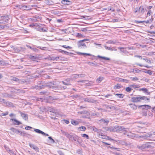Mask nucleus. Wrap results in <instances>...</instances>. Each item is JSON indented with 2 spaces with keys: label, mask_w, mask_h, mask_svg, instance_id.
Masks as SVG:
<instances>
[{
  "label": "nucleus",
  "mask_w": 155,
  "mask_h": 155,
  "mask_svg": "<svg viewBox=\"0 0 155 155\" xmlns=\"http://www.w3.org/2000/svg\"><path fill=\"white\" fill-rule=\"evenodd\" d=\"M62 83L64 85H69L71 84L69 83L66 82L64 81H62Z\"/></svg>",
  "instance_id": "052dcab7"
},
{
  "label": "nucleus",
  "mask_w": 155,
  "mask_h": 155,
  "mask_svg": "<svg viewBox=\"0 0 155 155\" xmlns=\"http://www.w3.org/2000/svg\"><path fill=\"white\" fill-rule=\"evenodd\" d=\"M145 73L150 75H152L153 74V71L150 70H147V72H145Z\"/></svg>",
  "instance_id": "c03bdc74"
},
{
  "label": "nucleus",
  "mask_w": 155,
  "mask_h": 155,
  "mask_svg": "<svg viewBox=\"0 0 155 155\" xmlns=\"http://www.w3.org/2000/svg\"><path fill=\"white\" fill-rule=\"evenodd\" d=\"M15 92L18 93H24V91L23 90L19 89H15Z\"/></svg>",
  "instance_id": "e433bc0d"
},
{
  "label": "nucleus",
  "mask_w": 155,
  "mask_h": 155,
  "mask_svg": "<svg viewBox=\"0 0 155 155\" xmlns=\"http://www.w3.org/2000/svg\"><path fill=\"white\" fill-rule=\"evenodd\" d=\"M79 77L80 78H84V77L86 75L85 74H79Z\"/></svg>",
  "instance_id": "338daca9"
},
{
  "label": "nucleus",
  "mask_w": 155,
  "mask_h": 155,
  "mask_svg": "<svg viewBox=\"0 0 155 155\" xmlns=\"http://www.w3.org/2000/svg\"><path fill=\"white\" fill-rule=\"evenodd\" d=\"M41 25H40V26L37 27L38 28H36V29H37V30L38 31L47 32V31L45 29L43 28H40Z\"/></svg>",
  "instance_id": "4be33fe9"
},
{
  "label": "nucleus",
  "mask_w": 155,
  "mask_h": 155,
  "mask_svg": "<svg viewBox=\"0 0 155 155\" xmlns=\"http://www.w3.org/2000/svg\"><path fill=\"white\" fill-rule=\"evenodd\" d=\"M19 112L21 114V117H22L23 119L25 120H28V116L27 114L24 113L21 111H19Z\"/></svg>",
  "instance_id": "9d476101"
},
{
  "label": "nucleus",
  "mask_w": 155,
  "mask_h": 155,
  "mask_svg": "<svg viewBox=\"0 0 155 155\" xmlns=\"http://www.w3.org/2000/svg\"><path fill=\"white\" fill-rule=\"evenodd\" d=\"M53 91L55 92H58V91L59 90L60 87L58 86H53L51 87Z\"/></svg>",
  "instance_id": "6ab92c4d"
},
{
  "label": "nucleus",
  "mask_w": 155,
  "mask_h": 155,
  "mask_svg": "<svg viewBox=\"0 0 155 155\" xmlns=\"http://www.w3.org/2000/svg\"><path fill=\"white\" fill-rule=\"evenodd\" d=\"M10 130L14 133H17L18 134L20 133V131L19 130L13 127L11 128Z\"/></svg>",
  "instance_id": "393cba45"
},
{
  "label": "nucleus",
  "mask_w": 155,
  "mask_h": 155,
  "mask_svg": "<svg viewBox=\"0 0 155 155\" xmlns=\"http://www.w3.org/2000/svg\"><path fill=\"white\" fill-rule=\"evenodd\" d=\"M40 25H41V24H40L39 23L38 24L37 23H35V24L32 23V24H31L29 25V26L30 27H34V26H36V27H37L40 26Z\"/></svg>",
  "instance_id": "c756f323"
},
{
  "label": "nucleus",
  "mask_w": 155,
  "mask_h": 155,
  "mask_svg": "<svg viewBox=\"0 0 155 155\" xmlns=\"http://www.w3.org/2000/svg\"><path fill=\"white\" fill-rule=\"evenodd\" d=\"M153 143L152 142H146L141 146H137V147L142 150H146L148 148H153V147L151 146V144Z\"/></svg>",
  "instance_id": "f03ea898"
},
{
  "label": "nucleus",
  "mask_w": 155,
  "mask_h": 155,
  "mask_svg": "<svg viewBox=\"0 0 155 155\" xmlns=\"http://www.w3.org/2000/svg\"><path fill=\"white\" fill-rule=\"evenodd\" d=\"M78 129H80V131H84L86 130V128L84 126H81V127H79L78 128Z\"/></svg>",
  "instance_id": "58836bf2"
},
{
  "label": "nucleus",
  "mask_w": 155,
  "mask_h": 155,
  "mask_svg": "<svg viewBox=\"0 0 155 155\" xmlns=\"http://www.w3.org/2000/svg\"><path fill=\"white\" fill-rule=\"evenodd\" d=\"M63 58L61 57L53 58V59L56 61L62 60Z\"/></svg>",
  "instance_id": "79ce46f5"
},
{
  "label": "nucleus",
  "mask_w": 155,
  "mask_h": 155,
  "mask_svg": "<svg viewBox=\"0 0 155 155\" xmlns=\"http://www.w3.org/2000/svg\"><path fill=\"white\" fill-rule=\"evenodd\" d=\"M1 102H3L4 103L5 106L12 107H14V106L13 105L12 103L5 101V100L4 99H2L1 101Z\"/></svg>",
  "instance_id": "0eeeda50"
},
{
  "label": "nucleus",
  "mask_w": 155,
  "mask_h": 155,
  "mask_svg": "<svg viewBox=\"0 0 155 155\" xmlns=\"http://www.w3.org/2000/svg\"><path fill=\"white\" fill-rule=\"evenodd\" d=\"M63 52V54H66L67 55H68L69 54H72L71 53H69L66 51H62Z\"/></svg>",
  "instance_id": "680f3d73"
},
{
  "label": "nucleus",
  "mask_w": 155,
  "mask_h": 155,
  "mask_svg": "<svg viewBox=\"0 0 155 155\" xmlns=\"http://www.w3.org/2000/svg\"><path fill=\"white\" fill-rule=\"evenodd\" d=\"M92 127L93 131H94L96 132L97 133H100L101 132V129H97L94 126Z\"/></svg>",
  "instance_id": "a878e982"
},
{
  "label": "nucleus",
  "mask_w": 155,
  "mask_h": 155,
  "mask_svg": "<svg viewBox=\"0 0 155 155\" xmlns=\"http://www.w3.org/2000/svg\"><path fill=\"white\" fill-rule=\"evenodd\" d=\"M134 71H135V72L136 73H140L141 71V70H140L138 69H136L135 70H134Z\"/></svg>",
  "instance_id": "69168bd1"
},
{
  "label": "nucleus",
  "mask_w": 155,
  "mask_h": 155,
  "mask_svg": "<svg viewBox=\"0 0 155 155\" xmlns=\"http://www.w3.org/2000/svg\"><path fill=\"white\" fill-rule=\"evenodd\" d=\"M87 63L90 66H98V63L95 61L94 62H87Z\"/></svg>",
  "instance_id": "a211bd4d"
},
{
  "label": "nucleus",
  "mask_w": 155,
  "mask_h": 155,
  "mask_svg": "<svg viewBox=\"0 0 155 155\" xmlns=\"http://www.w3.org/2000/svg\"><path fill=\"white\" fill-rule=\"evenodd\" d=\"M139 91H143L144 93H146L148 95H150V92H149L147 89L145 88H142L139 90Z\"/></svg>",
  "instance_id": "412c9836"
},
{
  "label": "nucleus",
  "mask_w": 155,
  "mask_h": 155,
  "mask_svg": "<svg viewBox=\"0 0 155 155\" xmlns=\"http://www.w3.org/2000/svg\"><path fill=\"white\" fill-rule=\"evenodd\" d=\"M151 108V107L149 105H145V109L147 110Z\"/></svg>",
  "instance_id": "13d9d810"
},
{
  "label": "nucleus",
  "mask_w": 155,
  "mask_h": 155,
  "mask_svg": "<svg viewBox=\"0 0 155 155\" xmlns=\"http://www.w3.org/2000/svg\"><path fill=\"white\" fill-rule=\"evenodd\" d=\"M84 101H86L87 102L91 103H97V101H96L94 99L90 98H85L84 99Z\"/></svg>",
  "instance_id": "ddd939ff"
},
{
  "label": "nucleus",
  "mask_w": 155,
  "mask_h": 155,
  "mask_svg": "<svg viewBox=\"0 0 155 155\" xmlns=\"http://www.w3.org/2000/svg\"><path fill=\"white\" fill-rule=\"evenodd\" d=\"M130 107L134 110H136L137 108V106L135 104H129Z\"/></svg>",
  "instance_id": "cd10ccee"
},
{
  "label": "nucleus",
  "mask_w": 155,
  "mask_h": 155,
  "mask_svg": "<svg viewBox=\"0 0 155 155\" xmlns=\"http://www.w3.org/2000/svg\"><path fill=\"white\" fill-rule=\"evenodd\" d=\"M131 101L134 103H137L141 102L142 100L144 101L148 100V101L150 100V98L145 96H138L132 97L131 98Z\"/></svg>",
  "instance_id": "f257e3e1"
},
{
  "label": "nucleus",
  "mask_w": 155,
  "mask_h": 155,
  "mask_svg": "<svg viewBox=\"0 0 155 155\" xmlns=\"http://www.w3.org/2000/svg\"><path fill=\"white\" fill-rule=\"evenodd\" d=\"M62 47L63 48H69V49H71L72 48V47L67 46L66 45H63L62 46Z\"/></svg>",
  "instance_id": "6e6d98bb"
},
{
  "label": "nucleus",
  "mask_w": 155,
  "mask_h": 155,
  "mask_svg": "<svg viewBox=\"0 0 155 155\" xmlns=\"http://www.w3.org/2000/svg\"><path fill=\"white\" fill-rule=\"evenodd\" d=\"M153 18H151L149 20H147V21H145V22H146V23H151L153 21Z\"/></svg>",
  "instance_id": "de8ad7c7"
},
{
  "label": "nucleus",
  "mask_w": 155,
  "mask_h": 155,
  "mask_svg": "<svg viewBox=\"0 0 155 155\" xmlns=\"http://www.w3.org/2000/svg\"><path fill=\"white\" fill-rule=\"evenodd\" d=\"M61 3L64 5H70L72 4L71 1L68 0H62Z\"/></svg>",
  "instance_id": "f8f14e48"
},
{
  "label": "nucleus",
  "mask_w": 155,
  "mask_h": 155,
  "mask_svg": "<svg viewBox=\"0 0 155 155\" xmlns=\"http://www.w3.org/2000/svg\"><path fill=\"white\" fill-rule=\"evenodd\" d=\"M101 106L103 107L106 110L108 109H113L114 108V107L113 106H109V105L106 104H102Z\"/></svg>",
  "instance_id": "1a4fd4ad"
},
{
  "label": "nucleus",
  "mask_w": 155,
  "mask_h": 155,
  "mask_svg": "<svg viewBox=\"0 0 155 155\" xmlns=\"http://www.w3.org/2000/svg\"><path fill=\"white\" fill-rule=\"evenodd\" d=\"M34 131L38 134H44V132H43L41 130L39 129H34Z\"/></svg>",
  "instance_id": "72a5a7b5"
},
{
  "label": "nucleus",
  "mask_w": 155,
  "mask_h": 155,
  "mask_svg": "<svg viewBox=\"0 0 155 155\" xmlns=\"http://www.w3.org/2000/svg\"><path fill=\"white\" fill-rule=\"evenodd\" d=\"M71 123L73 125L76 126L78 125L79 123L78 121L74 120H71Z\"/></svg>",
  "instance_id": "2f4dec72"
},
{
  "label": "nucleus",
  "mask_w": 155,
  "mask_h": 155,
  "mask_svg": "<svg viewBox=\"0 0 155 155\" xmlns=\"http://www.w3.org/2000/svg\"><path fill=\"white\" fill-rule=\"evenodd\" d=\"M54 83L51 82H49L47 83L45 85H42L41 86H37V89H41L45 87H48L49 88H51L53 85H54Z\"/></svg>",
  "instance_id": "20e7f679"
},
{
  "label": "nucleus",
  "mask_w": 155,
  "mask_h": 155,
  "mask_svg": "<svg viewBox=\"0 0 155 155\" xmlns=\"http://www.w3.org/2000/svg\"><path fill=\"white\" fill-rule=\"evenodd\" d=\"M88 41V39H84L80 40L78 42V46L79 48H87V46L84 42Z\"/></svg>",
  "instance_id": "7ed1b4c3"
},
{
  "label": "nucleus",
  "mask_w": 155,
  "mask_h": 155,
  "mask_svg": "<svg viewBox=\"0 0 155 155\" xmlns=\"http://www.w3.org/2000/svg\"><path fill=\"white\" fill-rule=\"evenodd\" d=\"M12 80L14 81H17L19 80L18 78H16L15 77H13L12 79Z\"/></svg>",
  "instance_id": "e2e57ef3"
},
{
  "label": "nucleus",
  "mask_w": 155,
  "mask_h": 155,
  "mask_svg": "<svg viewBox=\"0 0 155 155\" xmlns=\"http://www.w3.org/2000/svg\"><path fill=\"white\" fill-rule=\"evenodd\" d=\"M82 136L86 138L87 139H89V137L88 135L86 134H81Z\"/></svg>",
  "instance_id": "a18cd8bd"
},
{
  "label": "nucleus",
  "mask_w": 155,
  "mask_h": 155,
  "mask_svg": "<svg viewBox=\"0 0 155 155\" xmlns=\"http://www.w3.org/2000/svg\"><path fill=\"white\" fill-rule=\"evenodd\" d=\"M2 20L3 21V23H5L8 21L9 18L8 16H2L1 17Z\"/></svg>",
  "instance_id": "2eb2a0df"
},
{
  "label": "nucleus",
  "mask_w": 155,
  "mask_h": 155,
  "mask_svg": "<svg viewBox=\"0 0 155 155\" xmlns=\"http://www.w3.org/2000/svg\"><path fill=\"white\" fill-rule=\"evenodd\" d=\"M149 140L155 141V131L152 134H149Z\"/></svg>",
  "instance_id": "9b49d317"
},
{
  "label": "nucleus",
  "mask_w": 155,
  "mask_h": 155,
  "mask_svg": "<svg viewBox=\"0 0 155 155\" xmlns=\"http://www.w3.org/2000/svg\"><path fill=\"white\" fill-rule=\"evenodd\" d=\"M149 134L146 133L145 134H144L143 135L140 136L138 138H141V140H149Z\"/></svg>",
  "instance_id": "39448f33"
},
{
  "label": "nucleus",
  "mask_w": 155,
  "mask_h": 155,
  "mask_svg": "<svg viewBox=\"0 0 155 155\" xmlns=\"http://www.w3.org/2000/svg\"><path fill=\"white\" fill-rule=\"evenodd\" d=\"M105 129L107 131L115 132V130H114V128L107 127Z\"/></svg>",
  "instance_id": "f704fd0d"
},
{
  "label": "nucleus",
  "mask_w": 155,
  "mask_h": 155,
  "mask_svg": "<svg viewBox=\"0 0 155 155\" xmlns=\"http://www.w3.org/2000/svg\"><path fill=\"white\" fill-rule=\"evenodd\" d=\"M37 48H38L40 49L41 50H45V49L46 48V47H41L39 46H37Z\"/></svg>",
  "instance_id": "4d7b16f0"
},
{
  "label": "nucleus",
  "mask_w": 155,
  "mask_h": 155,
  "mask_svg": "<svg viewBox=\"0 0 155 155\" xmlns=\"http://www.w3.org/2000/svg\"><path fill=\"white\" fill-rule=\"evenodd\" d=\"M125 128L121 126H116L114 127V130H115V132H117L119 130L124 131L125 130Z\"/></svg>",
  "instance_id": "423d86ee"
},
{
  "label": "nucleus",
  "mask_w": 155,
  "mask_h": 155,
  "mask_svg": "<svg viewBox=\"0 0 155 155\" xmlns=\"http://www.w3.org/2000/svg\"><path fill=\"white\" fill-rule=\"evenodd\" d=\"M88 112L87 111L84 110L83 111H79L78 112V114H87Z\"/></svg>",
  "instance_id": "c85d7f7f"
},
{
  "label": "nucleus",
  "mask_w": 155,
  "mask_h": 155,
  "mask_svg": "<svg viewBox=\"0 0 155 155\" xmlns=\"http://www.w3.org/2000/svg\"><path fill=\"white\" fill-rule=\"evenodd\" d=\"M10 120L12 121V123L14 125H19L22 124L21 122L18 121L16 119L11 118Z\"/></svg>",
  "instance_id": "4468645a"
},
{
  "label": "nucleus",
  "mask_w": 155,
  "mask_h": 155,
  "mask_svg": "<svg viewBox=\"0 0 155 155\" xmlns=\"http://www.w3.org/2000/svg\"><path fill=\"white\" fill-rule=\"evenodd\" d=\"M145 105H139L138 106V107L139 108H141L142 110H144L145 109Z\"/></svg>",
  "instance_id": "09e8293b"
},
{
  "label": "nucleus",
  "mask_w": 155,
  "mask_h": 155,
  "mask_svg": "<svg viewBox=\"0 0 155 155\" xmlns=\"http://www.w3.org/2000/svg\"><path fill=\"white\" fill-rule=\"evenodd\" d=\"M29 145L30 147L31 148H33L34 150L37 151L38 152L39 151V148L36 146L34 145L33 144L31 143H29Z\"/></svg>",
  "instance_id": "f3484780"
},
{
  "label": "nucleus",
  "mask_w": 155,
  "mask_h": 155,
  "mask_svg": "<svg viewBox=\"0 0 155 155\" xmlns=\"http://www.w3.org/2000/svg\"><path fill=\"white\" fill-rule=\"evenodd\" d=\"M121 88L120 85L119 84H117L116 85H115L114 87V89H119Z\"/></svg>",
  "instance_id": "a19ab883"
},
{
  "label": "nucleus",
  "mask_w": 155,
  "mask_h": 155,
  "mask_svg": "<svg viewBox=\"0 0 155 155\" xmlns=\"http://www.w3.org/2000/svg\"><path fill=\"white\" fill-rule=\"evenodd\" d=\"M97 109H98V110L99 111L101 112H106L107 111V110L105 109L104 108H97Z\"/></svg>",
  "instance_id": "37998d69"
},
{
  "label": "nucleus",
  "mask_w": 155,
  "mask_h": 155,
  "mask_svg": "<svg viewBox=\"0 0 155 155\" xmlns=\"http://www.w3.org/2000/svg\"><path fill=\"white\" fill-rule=\"evenodd\" d=\"M103 79V78L99 77L97 79V81L98 83H100Z\"/></svg>",
  "instance_id": "3c124183"
},
{
  "label": "nucleus",
  "mask_w": 155,
  "mask_h": 155,
  "mask_svg": "<svg viewBox=\"0 0 155 155\" xmlns=\"http://www.w3.org/2000/svg\"><path fill=\"white\" fill-rule=\"evenodd\" d=\"M127 136L129 138H133L135 137V135L134 134H133L131 133H128L127 134Z\"/></svg>",
  "instance_id": "473e14b6"
},
{
  "label": "nucleus",
  "mask_w": 155,
  "mask_h": 155,
  "mask_svg": "<svg viewBox=\"0 0 155 155\" xmlns=\"http://www.w3.org/2000/svg\"><path fill=\"white\" fill-rule=\"evenodd\" d=\"M106 43L109 44H114L116 43V42L112 40H109L106 42Z\"/></svg>",
  "instance_id": "49530a36"
},
{
  "label": "nucleus",
  "mask_w": 155,
  "mask_h": 155,
  "mask_svg": "<svg viewBox=\"0 0 155 155\" xmlns=\"http://www.w3.org/2000/svg\"><path fill=\"white\" fill-rule=\"evenodd\" d=\"M48 110L50 112L54 113L56 111V110L52 107H49Z\"/></svg>",
  "instance_id": "7c9ffc66"
},
{
  "label": "nucleus",
  "mask_w": 155,
  "mask_h": 155,
  "mask_svg": "<svg viewBox=\"0 0 155 155\" xmlns=\"http://www.w3.org/2000/svg\"><path fill=\"white\" fill-rule=\"evenodd\" d=\"M102 122H103L104 123H108L109 121L108 120H105L104 119H102L101 120Z\"/></svg>",
  "instance_id": "774afa93"
},
{
  "label": "nucleus",
  "mask_w": 155,
  "mask_h": 155,
  "mask_svg": "<svg viewBox=\"0 0 155 155\" xmlns=\"http://www.w3.org/2000/svg\"><path fill=\"white\" fill-rule=\"evenodd\" d=\"M135 64L136 65H138L141 67H143V66H144V67H146L147 68H151V67H150V66H149L147 65H142V64H139V63H136Z\"/></svg>",
  "instance_id": "4c0bfd02"
},
{
  "label": "nucleus",
  "mask_w": 155,
  "mask_h": 155,
  "mask_svg": "<svg viewBox=\"0 0 155 155\" xmlns=\"http://www.w3.org/2000/svg\"><path fill=\"white\" fill-rule=\"evenodd\" d=\"M97 57L98 58L102 59H104V60H105L109 61V60H110V59L109 58L106 57H104V56H101L100 55H97Z\"/></svg>",
  "instance_id": "b1692460"
},
{
  "label": "nucleus",
  "mask_w": 155,
  "mask_h": 155,
  "mask_svg": "<svg viewBox=\"0 0 155 155\" xmlns=\"http://www.w3.org/2000/svg\"><path fill=\"white\" fill-rule=\"evenodd\" d=\"M6 26V25H5L4 26L2 25H0V30L3 29L5 28V27Z\"/></svg>",
  "instance_id": "0e129e2a"
},
{
  "label": "nucleus",
  "mask_w": 155,
  "mask_h": 155,
  "mask_svg": "<svg viewBox=\"0 0 155 155\" xmlns=\"http://www.w3.org/2000/svg\"><path fill=\"white\" fill-rule=\"evenodd\" d=\"M119 80L120 82H125L126 83H128V81L125 79L120 78Z\"/></svg>",
  "instance_id": "ea45409f"
},
{
  "label": "nucleus",
  "mask_w": 155,
  "mask_h": 155,
  "mask_svg": "<svg viewBox=\"0 0 155 155\" xmlns=\"http://www.w3.org/2000/svg\"><path fill=\"white\" fill-rule=\"evenodd\" d=\"M48 138L49 139L51 140V142L53 143H54L55 142L54 140L51 137H49Z\"/></svg>",
  "instance_id": "bf43d9fd"
},
{
  "label": "nucleus",
  "mask_w": 155,
  "mask_h": 155,
  "mask_svg": "<svg viewBox=\"0 0 155 155\" xmlns=\"http://www.w3.org/2000/svg\"><path fill=\"white\" fill-rule=\"evenodd\" d=\"M147 111L146 110H143L142 112V115L146 116L147 115Z\"/></svg>",
  "instance_id": "603ef678"
},
{
  "label": "nucleus",
  "mask_w": 155,
  "mask_h": 155,
  "mask_svg": "<svg viewBox=\"0 0 155 155\" xmlns=\"http://www.w3.org/2000/svg\"><path fill=\"white\" fill-rule=\"evenodd\" d=\"M104 46L106 50H110L111 51H117V49H114V48H111L110 47H107L105 45H104Z\"/></svg>",
  "instance_id": "5701e85b"
},
{
  "label": "nucleus",
  "mask_w": 155,
  "mask_h": 155,
  "mask_svg": "<svg viewBox=\"0 0 155 155\" xmlns=\"http://www.w3.org/2000/svg\"><path fill=\"white\" fill-rule=\"evenodd\" d=\"M132 90V89L129 87H127L125 89L126 91L127 92H130Z\"/></svg>",
  "instance_id": "864d4df0"
},
{
  "label": "nucleus",
  "mask_w": 155,
  "mask_h": 155,
  "mask_svg": "<svg viewBox=\"0 0 155 155\" xmlns=\"http://www.w3.org/2000/svg\"><path fill=\"white\" fill-rule=\"evenodd\" d=\"M63 134L65 136L70 140H72V135H70L68 132H64Z\"/></svg>",
  "instance_id": "dca6fc26"
},
{
  "label": "nucleus",
  "mask_w": 155,
  "mask_h": 155,
  "mask_svg": "<svg viewBox=\"0 0 155 155\" xmlns=\"http://www.w3.org/2000/svg\"><path fill=\"white\" fill-rule=\"evenodd\" d=\"M78 54L79 55H86L87 56H92L93 57H95V56L94 55H92L89 53H86L79 52L78 53Z\"/></svg>",
  "instance_id": "bb28decb"
},
{
  "label": "nucleus",
  "mask_w": 155,
  "mask_h": 155,
  "mask_svg": "<svg viewBox=\"0 0 155 155\" xmlns=\"http://www.w3.org/2000/svg\"><path fill=\"white\" fill-rule=\"evenodd\" d=\"M79 137L76 135L72 136V139L74 141H77L79 143H80L79 141Z\"/></svg>",
  "instance_id": "aec40b11"
},
{
  "label": "nucleus",
  "mask_w": 155,
  "mask_h": 155,
  "mask_svg": "<svg viewBox=\"0 0 155 155\" xmlns=\"http://www.w3.org/2000/svg\"><path fill=\"white\" fill-rule=\"evenodd\" d=\"M145 22V21H137V20H135L134 22L137 24L140 23H143Z\"/></svg>",
  "instance_id": "8fccbe9b"
},
{
  "label": "nucleus",
  "mask_w": 155,
  "mask_h": 155,
  "mask_svg": "<svg viewBox=\"0 0 155 155\" xmlns=\"http://www.w3.org/2000/svg\"><path fill=\"white\" fill-rule=\"evenodd\" d=\"M4 97H12V95L9 94H5L4 95Z\"/></svg>",
  "instance_id": "5fc2aeb1"
},
{
  "label": "nucleus",
  "mask_w": 155,
  "mask_h": 155,
  "mask_svg": "<svg viewBox=\"0 0 155 155\" xmlns=\"http://www.w3.org/2000/svg\"><path fill=\"white\" fill-rule=\"evenodd\" d=\"M146 9H144L143 6H141L138 9V12L141 15L143 14L146 11Z\"/></svg>",
  "instance_id": "6e6552de"
},
{
  "label": "nucleus",
  "mask_w": 155,
  "mask_h": 155,
  "mask_svg": "<svg viewBox=\"0 0 155 155\" xmlns=\"http://www.w3.org/2000/svg\"><path fill=\"white\" fill-rule=\"evenodd\" d=\"M115 95L116 96L119 98H123L124 96V95L122 94H116Z\"/></svg>",
  "instance_id": "c9c22d12"
}]
</instances>
